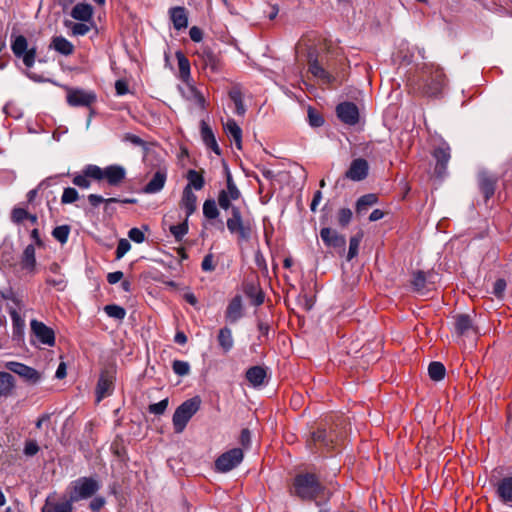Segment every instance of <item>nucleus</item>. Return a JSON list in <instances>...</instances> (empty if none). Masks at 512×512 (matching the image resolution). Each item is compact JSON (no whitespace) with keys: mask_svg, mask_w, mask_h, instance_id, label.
Listing matches in <instances>:
<instances>
[{"mask_svg":"<svg viewBox=\"0 0 512 512\" xmlns=\"http://www.w3.org/2000/svg\"><path fill=\"white\" fill-rule=\"evenodd\" d=\"M446 84V75L439 65L424 63L408 76L406 86L413 95L436 98L443 93Z\"/></svg>","mask_w":512,"mask_h":512,"instance_id":"obj_1","label":"nucleus"},{"mask_svg":"<svg viewBox=\"0 0 512 512\" xmlns=\"http://www.w3.org/2000/svg\"><path fill=\"white\" fill-rule=\"evenodd\" d=\"M294 493L302 500H315L324 495V487L314 474H299L293 483Z\"/></svg>","mask_w":512,"mask_h":512,"instance_id":"obj_2","label":"nucleus"},{"mask_svg":"<svg viewBox=\"0 0 512 512\" xmlns=\"http://www.w3.org/2000/svg\"><path fill=\"white\" fill-rule=\"evenodd\" d=\"M338 443L339 437L334 431H327L321 427L311 432L310 437L306 441L307 447L314 453L330 452L337 447Z\"/></svg>","mask_w":512,"mask_h":512,"instance_id":"obj_3","label":"nucleus"},{"mask_svg":"<svg viewBox=\"0 0 512 512\" xmlns=\"http://www.w3.org/2000/svg\"><path fill=\"white\" fill-rule=\"evenodd\" d=\"M201 406V399L195 396L179 405L172 418L175 433H182L190 419L198 412Z\"/></svg>","mask_w":512,"mask_h":512,"instance_id":"obj_4","label":"nucleus"},{"mask_svg":"<svg viewBox=\"0 0 512 512\" xmlns=\"http://www.w3.org/2000/svg\"><path fill=\"white\" fill-rule=\"evenodd\" d=\"M100 488L98 481L91 477H81L71 484L69 499L78 502L92 497Z\"/></svg>","mask_w":512,"mask_h":512,"instance_id":"obj_5","label":"nucleus"},{"mask_svg":"<svg viewBox=\"0 0 512 512\" xmlns=\"http://www.w3.org/2000/svg\"><path fill=\"white\" fill-rule=\"evenodd\" d=\"M231 217L227 219V228L232 234L237 235L238 243L249 241L252 234L250 223L244 222L238 207H232Z\"/></svg>","mask_w":512,"mask_h":512,"instance_id":"obj_6","label":"nucleus"},{"mask_svg":"<svg viewBox=\"0 0 512 512\" xmlns=\"http://www.w3.org/2000/svg\"><path fill=\"white\" fill-rule=\"evenodd\" d=\"M201 69L207 76L217 75L223 70V61L219 54L214 53L210 48L204 47L197 52Z\"/></svg>","mask_w":512,"mask_h":512,"instance_id":"obj_7","label":"nucleus"},{"mask_svg":"<svg viewBox=\"0 0 512 512\" xmlns=\"http://www.w3.org/2000/svg\"><path fill=\"white\" fill-rule=\"evenodd\" d=\"M66 90V101L71 107H87L96 103L97 95L93 91L80 88L64 87Z\"/></svg>","mask_w":512,"mask_h":512,"instance_id":"obj_8","label":"nucleus"},{"mask_svg":"<svg viewBox=\"0 0 512 512\" xmlns=\"http://www.w3.org/2000/svg\"><path fill=\"white\" fill-rule=\"evenodd\" d=\"M244 458L241 448H233L222 453L214 463L215 470L220 473H227L236 468Z\"/></svg>","mask_w":512,"mask_h":512,"instance_id":"obj_9","label":"nucleus"},{"mask_svg":"<svg viewBox=\"0 0 512 512\" xmlns=\"http://www.w3.org/2000/svg\"><path fill=\"white\" fill-rule=\"evenodd\" d=\"M11 49L16 57L22 58L26 67L30 68L34 65L36 49H28L27 39L23 35H18L14 38L11 44Z\"/></svg>","mask_w":512,"mask_h":512,"instance_id":"obj_10","label":"nucleus"},{"mask_svg":"<svg viewBox=\"0 0 512 512\" xmlns=\"http://www.w3.org/2000/svg\"><path fill=\"white\" fill-rule=\"evenodd\" d=\"M30 327L31 333L41 344L47 345L49 347L55 345V332L52 328L36 319L31 320Z\"/></svg>","mask_w":512,"mask_h":512,"instance_id":"obj_11","label":"nucleus"},{"mask_svg":"<svg viewBox=\"0 0 512 512\" xmlns=\"http://www.w3.org/2000/svg\"><path fill=\"white\" fill-rule=\"evenodd\" d=\"M432 155L436 160L434 173L437 177L442 178L446 175L447 165L451 158L450 147L443 143L433 150Z\"/></svg>","mask_w":512,"mask_h":512,"instance_id":"obj_12","label":"nucleus"},{"mask_svg":"<svg viewBox=\"0 0 512 512\" xmlns=\"http://www.w3.org/2000/svg\"><path fill=\"white\" fill-rule=\"evenodd\" d=\"M4 366L7 370L19 375L20 377H22L24 380L31 384L37 383L41 378L40 373L36 369L29 367L23 363L9 361L6 362Z\"/></svg>","mask_w":512,"mask_h":512,"instance_id":"obj_13","label":"nucleus"},{"mask_svg":"<svg viewBox=\"0 0 512 512\" xmlns=\"http://www.w3.org/2000/svg\"><path fill=\"white\" fill-rule=\"evenodd\" d=\"M168 169L166 166H159L152 174L150 180L143 187V192L146 194H156L160 192L167 181Z\"/></svg>","mask_w":512,"mask_h":512,"instance_id":"obj_14","label":"nucleus"},{"mask_svg":"<svg viewBox=\"0 0 512 512\" xmlns=\"http://www.w3.org/2000/svg\"><path fill=\"white\" fill-rule=\"evenodd\" d=\"M126 177L125 169L120 165H110L106 168L100 167V177L98 181L105 179L111 186L120 185Z\"/></svg>","mask_w":512,"mask_h":512,"instance_id":"obj_15","label":"nucleus"},{"mask_svg":"<svg viewBox=\"0 0 512 512\" xmlns=\"http://www.w3.org/2000/svg\"><path fill=\"white\" fill-rule=\"evenodd\" d=\"M100 177V167L97 165L89 164L84 167L80 174L74 176L72 182L74 185L87 189L91 185V179L98 181Z\"/></svg>","mask_w":512,"mask_h":512,"instance_id":"obj_16","label":"nucleus"},{"mask_svg":"<svg viewBox=\"0 0 512 512\" xmlns=\"http://www.w3.org/2000/svg\"><path fill=\"white\" fill-rule=\"evenodd\" d=\"M240 197V191L236 187L232 176L228 174L227 176V187L224 190H221L218 195V204L219 206L227 210L231 207V201L237 200Z\"/></svg>","mask_w":512,"mask_h":512,"instance_id":"obj_17","label":"nucleus"},{"mask_svg":"<svg viewBox=\"0 0 512 512\" xmlns=\"http://www.w3.org/2000/svg\"><path fill=\"white\" fill-rule=\"evenodd\" d=\"M338 118L345 124L355 125L359 121V110L352 102H343L336 107Z\"/></svg>","mask_w":512,"mask_h":512,"instance_id":"obj_18","label":"nucleus"},{"mask_svg":"<svg viewBox=\"0 0 512 512\" xmlns=\"http://www.w3.org/2000/svg\"><path fill=\"white\" fill-rule=\"evenodd\" d=\"M308 71L324 85H331L336 80L335 76L317 58L309 59Z\"/></svg>","mask_w":512,"mask_h":512,"instance_id":"obj_19","label":"nucleus"},{"mask_svg":"<svg viewBox=\"0 0 512 512\" xmlns=\"http://www.w3.org/2000/svg\"><path fill=\"white\" fill-rule=\"evenodd\" d=\"M320 237L327 247L345 250L346 239L343 235H340L336 230L325 227L320 231Z\"/></svg>","mask_w":512,"mask_h":512,"instance_id":"obj_20","label":"nucleus"},{"mask_svg":"<svg viewBox=\"0 0 512 512\" xmlns=\"http://www.w3.org/2000/svg\"><path fill=\"white\" fill-rule=\"evenodd\" d=\"M368 171V162L363 158H357L351 162L349 169L345 173V176L352 181H361L367 177Z\"/></svg>","mask_w":512,"mask_h":512,"instance_id":"obj_21","label":"nucleus"},{"mask_svg":"<svg viewBox=\"0 0 512 512\" xmlns=\"http://www.w3.org/2000/svg\"><path fill=\"white\" fill-rule=\"evenodd\" d=\"M114 388V375L112 372L106 370L100 374L96 393L97 401L100 402L103 398L110 395Z\"/></svg>","mask_w":512,"mask_h":512,"instance_id":"obj_22","label":"nucleus"},{"mask_svg":"<svg viewBox=\"0 0 512 512\" xmlns=\"http://www.w3.org/2000/svg\"><path fill=\"white\" fill-rule=\"evenodd\" d=\"M496 494L500 501L512 507V477H504L496 484Z\"/></svg>","mask_w":512,"mask_h":512,"instance_id":"obj_23","label":"nucleus"},{"mask_svg":"<svg viewBox=\"0 0 512 512\" xmlns=\"http://www.w3.org/2000/svg\"><path fill=\"white\" fill-rule=\"evenodd\" d=\"M72 501L65 500L63 502H57L54 495H49L45 499V503L41 508V512H72L73 506Z\"/></svg>","mask_w":512,"mask_h":512,"instance_id":"obj_24","label":"nucleus"},{"mask_svg":"<svg viewBox=\"0 0 512 512\" xmlns=\"http://www.w3.org/2000/svg\"><path fill=\"white\" fill-rule=\"evenodd\" d=\"M180 207L185 211V218H189L197 209V196L189 187L183 190Z\"/></svg>","mask_w":512,"mask_h":512,"instance_id":"obj_25","label":"nucleus"},{"mask_svg":"<svg viewBox=\"0 0 512 512\" xmlns=\"http://www.w3.org/2000/svg\"><path fill=\"white\" fill-rule=\"evenodd\" d=\"M170 19L176 30H182L188 26V14L185 7L176 6L169 10Z\"/></svg>","mask_w":512,"mask_h":512,"instance_id":"obj_26","label":"nucleus"},{"mask_svg":"<svg viewBox=\"0 0 512 512\" xmlns=\"http://www.w3.org/2000/svg\"><path fill=\"white\" fill-rule=\"evenodd\" d=\"M242 308V298L240 295H236L227 306L225 312L226 320L230 323L237 322L243 315Z\"/></svg>","mask_w":512,"mask_h":512,"instance_id":"obj_27","label":"nucleus"},{"mask_svg":"<svg viewBox=\"0 0 512 512\" xmlns=\"http://www.w3.org/2000/svg\"><path fill=\"white\" fill-rule=\"evenodd\" d=\"M200 128L201 138L204 144L217 155H220L221 150L217 144L215 135L211 127L205 121H201Z\"/></svg>","mask_w":512,"mask_h":512,"instance_id":"obj_28","label":"nucleus"},{"mask_svg":"<svg viewBox=\"0 0 512 512\" xmlns=\"http://www.w3.org/2000/svg\"><path fill=\"white\" fill-rule=\"evenodd\" d=\"M21 268L29 273H33L36 267V257L34 245L29 244L23 251L21 261Z\"/></svg>","mask_w":512,"mask_h":512,"instance_id":"obj_29","label":"nucleus"},{"mask_svg":"<svg viewBox=\"0 0 512 512\" xmlns=\"http://www.w3.org/2000/svg\"><path fill=\"white\" fill-rule=\"evenodd\" d=\"M266 377V369L262 366H253L246 371V379L254 387L263 385Z\"/></svg>","mask_w":512,"mask_h":512,"instance_id":"obj_30","label":"nucleus"},{"mask_svg":"<svg viewBox=\"0 0 512 512\" xmlns=\"http://www.w3.org/2000/svg\"><path fill=\"white\" fill-rule=\"evenodd\" d=\"M497 180L486 174L480 175L479 187L484 195L485 201H488L495 193Z\"/></svg>","mask_w":512,"mask_h":512,"instance_id":"obj_31","label":"nucleus"},{"mask_svg":"<svg viewBox=\"0 0 512 512\" xmlns=\"http://www.w3.org/2000/svg\"><path fill=\"white\" fill-rule=\"evenodd\" d=\"M50 48L65 56L71 55L74 52V45L63 36L53 37Z\"/></svg>","mask_w":512,"mask_h":512,"instance_id":"obj_32","label":"nucleus"},{"mask_svg":"<svg viewBox=\"0 0 512 512\" xmlns=\"http://www.w3.org/2000/svg\"><path fill=\"white\" fill-rule=\"evenodd\" d=\"M175 55L178 61L179 78L184 83L189 84L191 79L190 61L181 51H177Z\"/></svg>","mask_w":512,"mask_h":512,"instance_id":"obj_33","label":"nucleus"},{"mask_svg":"<svg viewBox=\"0 0 512 512\" xmlns=\"http://www.w3.org/2000/svg\"><path fill=\"white\" fill-rule=\"evenodd\" d=\"M225 132L230 136L237 147V149H242V130L235 120L229 119L224 126Z\"/></svg>","mask_w":512,"mask_h":512,"instance_id":"obj_34","label":"nucleus"},{"mask_svg":"<svg viewBox=\"0 0 512 512\" xmlns=\"http://www.w3.org/2000/svg\"><path fill=\"white\" fill-rule=\"evenodd\" d=\"M217 340L219 343V346L223 350L224 353L229 352L234 345V340L232 336V331L228 327H223L219 330L217 335Z\"/></svg>","mask_w":512,"mask_h":512,"instance_id":"obj_35","label":"nucleus"},{"mask_svg":"<svg viewBox=\"0 0 512 512\" xmlns=\"http://www.w3.org/2000/svg\"><path fill=\"white\" fill-rule=\"evenodd\" d=\"M229 98L235 104L236 114L243 116L246 112V108L243 102V94L239 86H233L228 92Z\"/></svg>","mask_w":512,"mask_h":512,"instance_id":"obj_36","label":"nucleus"},{"mask_svg":"<svg viewBox=\"0 0 512 512\" xmlns=\"http://www.w3.org/2000/svg\"><path fill=\"white\" fill-rule=\"evenodd\" d=\"M93 9L92 6L85 3H78L74 6L71 12V16L80 21H89L92 17Z\"/></svg>","mask_w":512,"mask_h":512,"instance_id":"obj_37","label":"nucleus"},{"mask_svg":"<svg viewBox=\"0 0 512 512\" xmlns=\"http://www.w3.org/2000/svg\"><path fill=\"white\" fill-rule=\"evenodd\" d=\"M186 178L188 180V184L185 187H189L190 189L201 190L205 185V180L203 177V171H196L190 169L187 172Z\"/></svg>","mask_w":512,"mask_h":512,"instance_id":"obj_38","label":"nucleus"},{"mask_svg":"<svg viewBox=\"0 0 512 512\" xmlns=\"http://www.w3.org/2000/svg\"><path fill=\"white\" fill-rule=\"evenodd\" d=\"M378 202V196L374 193H368L361 196L356 202L357 214H362L368 210L369 207Z\"/></svg>","mask_w":512,"mask_h":512,"instance_id":"obj_39","label":"nucleus"},{"mask_svg":"<svg viewBox=\"0 0 512 512\" xmlns=\"http://www.w3.org/2000/svg\"><path fill=\"white\" fill-rule=\"evenodd\" d=\"M14 389V378L7 372H0V396H8Z\"/></svg>","mask_w":512,"mask_h":512,"instance_id":"obj_40","label":"nucleus"},{"mask_svg":"<svg viewBox=\"0 0 512 512\" xmlns=\"http://www.w3.org/2000/svg\"><path fill=\"white\" fill-rule=\"evenodd\" d=\"M455 329L458 335H466L473 330V325L468 315H458L455 321Z\"/></svg>","mask_w":512,"mask_h":512,"instance_id":"obj_41","label":"nucleus"},{"mask_svg":"<svg viewBox=\"0 0 512 512\" xmlns=\"http://www.w3.org/2000/svg\"><path fill=\"white\" fill-rule=\"evenodd\" d=\"M412 287L414 291L423 294L426 290L427 285V276L423 271H416L413 273L411 280Z\"/></svg>","mask_w":512,"mask_h":512,"instance_id":"obj_42","label":"nucleus"},{"mask_svg":"<svg viewBox=\"0 0 512 512\" xmlns=\"http://www.w3.org/2000/svg\"><path fill=\"white\" fill-rule=\"evenodd\" d=\"M446 369L441 362H431L428 367V373L432 380L440 381L445 376Z\"/></svg>","mask_w":512,"mask_h":512,"instance_id":"obj_43","label":"nucleus"},{"mask_svg":"<svg viewBox=\"0 0 512 512\" xmlns=\"http://www.w3.org/2000/svg\"><path fill=\"white\" fill-rule=\"evenodd\" d=\"M188 219L185 218L182 223L170 226L169 230L177 242L182 241L183 237L188 233Z\"/></svg>","mask_w":512,"mask_h":512,"instance_id":"obj_44","label":"nucleus"},{"mask_svg":"<svg viewBox=\"0 0 512 512\" xmlns=\"http://www.w3.org/2000/svg\"><path fill=\"white\" fill-rule=\"evenodd\" d=\"M203 214L207 219H216L219 216V210L213 199L205 200L203 204Z\"/></svg>","mask_w":512,"mask_h":512,"instance_id":"obj_45","label":"nucleus"},{"mask_svg":"<svg viewBox=\"0 0 512 512\" xmlns=\"http://www.w3.org/2000/svg\"><path fill=\"white\" fill-rule=\"evenodd\" d=\"M104 311L109 317L115 318L118 320H123L126 316L125 309L116 304L106 305L104 307Z\"/></svg>","mask_w":512,"mask_h":512,"instance_id":"obj_46","label":"nucleus"},{"mask_svg":"<svg viewBox=\"0 0 512 512\" xmlns=\"http://www.w3.org/2000/svg\"><path fill=\"white\" fill-rule=\"evenodd\" d=\"M69 234H70V226H68V225L57 226L52 231V236L57 241H59L61 244H64L67 242Z\"/></svg>","mask_w":512,"mask_h":512,"instance_id":"obj_47","label":"nucleus"},{"mask_svg":"<svg viewBox=\"0 0 512 512\" xmlns=\"http://www.w3.org/2000/svg\"><path fill=\"white\" fill-rule=\"evenodd\" d=\"M361 239H362L361 234L355 235L350 238L349 251H348V255H347L348 261L352 260L354 257L357 256Z\"/></svg>","mask_w":512,"mask_h":512,"instance_id":"obj_48","label":"nucleus"},{"mask_svg":"<svg viewBox=\"0 0 512 512\" xmlns=\"http://www.w3.org/2000/svg\"><path fill=\"white\" fill-rule=\"evenodd\" d=\"M352 216H353V213H352L351 209L341 208L337 212V222H338L339 226L346 227L350 223Z\"/></svg>","mask_w":512,"mask_h":512,"instance_id":"obj_49","label":"nucleus"},{"mask_svg":"<svg viewBox=\"0 0 512 512\" xmlns=\"http://www.w3.org/2000/svg\"><path fill=\"white\" fill-rule=\"evenodd\" d=\"M308 121L312 127H320L324 123L322 115L314 108H308Z\"/></svg>","mask_w":512,"mask_h":512,"instance_id":"obj_50","label":"nucleus"},{"mask_svg":"<svg viewBox=\"0 0 512 512\" xmlns=\"http://www.w3.org/2000/svg\"><path fill=\"white\" fill-rule=\"evenodd\" d=\"M173 372L179 376H185L190 372V365L186 361L174 360L172 363Z\"/></svg>","mask_w":512,"mask_h":512,"instance_id":"obj_51","label":"nucleus"},{"mask_svg":"<svg viewBox=\"0 0 512 512\" xmlns=\"http://www.w3.org/2000/svg\"><path fill=\"white\" fill-rule=\"evenodd\" d=\"M79 198V194L76 189L68 187L65 188L61 197L62 204H70L75 202Z\"/></svg>","mask_w":512,"mask_h":512,"instance_id":"obj_52","label":"nucleus"},{"mask_svg":"<svg viewBox=\"0 0 512 512\" xmlns=\"http://www.w3.org/2000/svg\"><path fill=\"white\" fill-rule=\"evenodd\" d=\"M46 283L49 286L55 287L58 291H63L66 287V281L63 275H56L55 277H47Z\"/></svg>","mask_w":512,"mask_h":512,"instance_id":"obj_53","label":"nucleus"},{"mask_svg":"<svg viewBox=\"0 0 512 512\" xmlns=\"http://www.w3.org/2000/svg\"><path fill=\"white\" fill-rule=\"evenodd\" d=\"M29 213L23 208H14L11 212V220L15 224H20L24 220H27Z\"/></svg>","mask_w":512,"mask_h":512,"instance_id":"obj_54","label":"nucleus"},{"mask_svg":"<svg viewBox=\"0 0 512 512\" xmlns=\"http://www.w3.org/2000/svg\"><path fill=\"white\" fill-rule=\"evenodd\" d=\"M168 407V398H165L158 403L149 405V412L155 415H161L165 412Z\"/></svg>","mask_w":512,"mask_h":512,"instance_id":"obj_55","label":"nucleus"},{"mask_svg":"<svg viewBox=\"0 0 512 512\" xmlns=\"http://www.w3.org/2000/svg\"><path fill=\"white\" fill-rule=\"evenodd\" d=\"M88 201L89 203L93 206V207H97L99 204L101 203H114V202H119L118 199L116 198H108V199H105L103 198L102 196L100 195H97V194H90L88 196Z\"/></svg>","mask_w":512,"mask_h":512,"instance_id":"obj_56","label":"nucleus"},{"mask_svg":"<svg viewBox=\"0 0 512 512\" xmlns=\"http://www.w3.org/2000/svg\"><path fill=\"white\" fill-rule=\"evenodd\" d=\"M11 318L13 323V329L15 334H20L24 328V320L21 316L14 310L11 312Z\"/></svg>","mask_w":512,"mask_h":512,"instance_id":"obj_57","label":"nucleus"},{"mask_svg":"<svg viewBox=\"0 0 512 512\" xmlns=\"http://www.w3.org/2000/svg\"><path fill=\"white\" fill-rule=\"evenodd\" d=\"M131 248L127 239H120L116 248V259H121Z\"/></svg>","mask_w":512,"mask_h":512,"instance_id":"obj_58","label":"nucleus"},{"mask_svg":"<svg viewBox=\"0 0 512 512\" xmlns=\"http://www.w3.org/2000/svg\"><path fill=\"white\" fill-rule=\"evenodd\" d=\"M190 92L192 94V97L195 101V103L200 106L201 108H205L206 105V99L204 95L194 86H190Z\"/></svg>","mask_w":512,"mask_h":512,"instance_id":"obj_59","label":"nucleus"},{"mask_svg":"<svg viewBox=\"0 0 512 512\" xmlns=\"http://www.w3.org/2000/svg\"><path fill=\"white\" fill-rule=\"evenodd\" d=\"M201 268L205 272H211L215 270L214 256L213 254H207L201 263Z\"/></svg>","mask_w":512,"mask_h":512,"instance_id":"obj_60","label":"nucleus"},{"mask_svg":"<svg viewBox=\"0 0 512 512\" xmlns=\"http://www.w3.org/2000/svg\"><path fill=\"white\" fill-rule=\"evenodd\" d=\"M128 236L132 241L136 243H142L145 240L144 233L136 227L129 230Z\"/></svg>","mask_w":512,"mask_h":512,"instance_id":"obj_61","label":"nucleus"},{"mask_svg":"<svg viewBox=\"0 0 512 512\" xmlns=\"http://www.w3.org/2000/svg\"><path fill=\"white\" fill-rule=\"evenodd\" d=\"M239 443L243 446V448H248L251 444V433L250 430L247 428H244L241 430L240 437H239Z\"/></svg>","mask_w":512,"mask_h":512,"instance_id":"obj_62","label":"nucleus"},{"mask_svg":"<svg viewBox=\"0 0 512 512\" xmlns=\"http://www.w3.org/2000/svg\"><path fill=\"white\" fill-rule=\"evenodd\" d=\"M39 451V446L34 441H28L24 447V453L27 456H33Z\"/></svg>","mask_w":512,"mask_h":512,"instance_id":"obj_63","label":"nucleus"},{"mask_svg":"<svg viewBox=\"0 0 512 512\" xmlns=\"http://www.w3.org/2000/svg\"><path fill=\"white\" fill-rule=\"evenodd\" d=\"M189 36L192 41L200 42L203 39V32L199 27L193 26L190 28Z\"/></svg>","mask_w":512,"mask_h":512,"instance_id":"obj_64","label":"nucleus"}]
</instances>
